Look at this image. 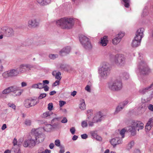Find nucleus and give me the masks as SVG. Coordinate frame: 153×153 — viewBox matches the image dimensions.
Returning a JSON list of instances; mask_svg holds the SVG:
<instances>
[{
  "mask_svg": "<svg viewBox=\"0 0 153 153\" xmlns=\"http://www.w3.org/2000/svg\"><path fill=\"white\" fill-rule=\"evenodd\" d=\"M139 56L137 60V69L139 71L140 74L141 75H147L150 72V70L143 57L140 55Z\"/></svg>",
  "mask_w": 153,
  "mask_h": 153,
  "instance_id": "obj_1",
  "label": "nucleus"
},
{
  "mask_svg": "<svg viewBox=\"0 0 153 153\" xmlns=\"http://www.w3.org/2000/svg\"><path fill=\"white\" fill-rule=\"evenodd\" d=\"M56 24L62 28L69 29L73 27L74 21L72 18H64L57 21Z\"/></svg>",
  "mask_w": 153,
  "mask_h": 153,
  "instance_id": "obj_2",
  "label": "nucleus"
},
{
  "mask_svg": "<svg viewBox=\"0 0 153 153\" xmlns=\"http://www.w3.org/2000/svg\"><path fill=\"white\" fill-rule=\"evenodd\" d=\"M108 87L112 91H118L122 89L123 85L121 80L117 79L109 82Z\"/></svg>",
  "mask_w": 153,
  "mask_h": 153,
  "instance_id": "obj_3",
  "label": "nucleus"
},
{
  "mask_svg": "<svg viewBox=\"0 0 153 153\" xmlns=\"http://www.w3.org/2000/svg\"><path fill=\"white\" fill-rule=\"evenodd\" d=\"M111 68L109 64L107 62L102 63L101 67L99 68L100 76L103 79H106L109 75Z\"/></svg>",
  "mask_w": 153,
  "mask_h": 153,
  "instance_id": "obj_4",
  "label": "nucleus"
},
{
  "mask_svg": "<svg viewBox=\"0 0 153 153\" xmlns=\"http://www.w3.org/2000/svg\"><path fill=\"white\" fill-rule=\"evenodd\" d=\"M144 124L141 121L133 120L131 123V126L127 127V130L130 132L132 135H134L136 134V128H138L137 129L139 131V130L142 129L143 128Z\"/></svg>",
  "mask_w": 153,
  "mask_h": 153,
  "instance_id": "obj_5",
  "label": "nucleus"
},
{
  "mask_svg": "<svg viewBox=\"0 0 153 153\" xmlns=\"http://www.w3.org/2000/svg\"><path fill=\"white\" fill-rule=\"evenodd\" d=\"M20 88L16 86H10L4 89L2 91V94H7L12 93L15 96H20L23 90H20Z\"/></svg>",
  "mask_w": 153,
  "mask_h": 153,
  "instance_id": "obj_6",
  "label": "nucleus"
},
{
  "mask_svg": "<svg viewBox=\"0 0 153 153\" xmlns=\"http://www.w3.org/2000/svg\"><path fill=\"white\" fill-rule=\"evenodd\" d=\"M79 41L83 47L86 49H90L92 48L90 40L86 36L81 35L79 36Z\"/></svg>",
  "mask_w": 153,
  "mask_h": 153,
  "instance_id": "obj_7",
  "label": "nucleus"
},
{
  "mask_svg": "<svg viewBox=\"0 0 153 153\" xmlns=\"http://www.w3.org/2000/svg\"><path fill=\"white\" fill-rule=\"evenodd\" d=\"M19 74L17 69H12L3 73L2 76L4 78L7 79L16 76Z\"/></svg>",
  "mask_w": 153,
  "mask_h": 153,
  "instance_id": "obj_8",
  "label": "nucleus"
},
{
  "mask_svg": "<svg viewBox=\"0 0 153 153\" xmlns=\"http://www.w3.org/2000/svg\"><path fill=\"white\" fill-rule=\"evenodd\" d=\"M126 60L124 56L122 54H117L114 57V62L117 65H124L125 63Z\"/></svg>",
  "mask_w": 153,
  "mask_h": 153,
  "instance_id": "obj_9",
  "label": "nucleus"
},
{
  "mask_svg": "<svg viewBox=\"0 0 153 153\" xmlns=\"http://www.w3.org/2000/svg\"><path fill=\"white\" fill-rule=\"evenodd\" d=\"M37 144L36 141L33 136L31 138L25 140L23 145L25 147H28L32 149Z\"/></svg>",
  "mask_w": 153,
  "mask_h": 153,
  "instance_id": "obj_10",
  "label": "nucleus"
},
{
  "mask_svg": "<svg viewBox=\"0 0 153 153\" xmlns=\"http://www.w3.org/2000/svg\"><path fill=\"white\" fill-rule=\"evenodd\" d=\"M33 136L36 141L37 144L42 142L45 138L44 135L42 133H39L37 129L35 130Z\"/></svg>",
  "mask_w": 153,
  "mask_h": 153,
  "instance_id": "obj_11",
  "label": "nucleus"
},
{
  "mask_svg": "<svg viewBox=\"0 0 153 153\" xmlns=\"http://www.w3.org/2000/svg\"><path fill=\"white\" fill-rule=\"evenodd\" d=\"M38 102L33 99H27L24 102V106L26 108H29L35 105Z\"/></svg>",
  "mask_w": 153,
  "mask_h": 153,
  "instance_id": "obj_12",
  "label": "nucleus"
},
{
  "mask_svg": "<svg viewBox=\"0 0 153 153\" xmlns=\"http://www.w3.org/2000/svg\"><path fill=\"white\" fill-rule=\"evenodd\" d=\"M2 30L6 36L7 37H12L14 36V32L13 28L11 27H3Z\"/></svg>",
  "mask_w": 153,
  "mask_h": 153,
  "instance_id": "obj_13",
  "label": "nucleus"
},
{
  "mask_svg": "<svg viewBox=\"0 0 153 153\" xmlns=\"http://www.w3.org/2000/svg\"><path fill=\"white\" fill-rule=\"evenodd\" d=\"M31 66L28 64H22L19 67L17 68L19 72L24 73L27 71H29L31 69Z\"/></svg>",
  "mask_w": 153,
  "mask_h": 153,
  "instance_id": "obj_14",
  "label": "nucleus"
},
{
  "mask_svg": "<svg viewBox=\"0 0 153 153\" xmlns=\"http://www.w3.org/2000/svg\"><path fill=\"white\" fill-rule=\"evenodd\" d=\"M59 118H54L51 121V123L53 124L52 125V129H58L61 127L60 123L59 122Z\"/></svg>",
  "mask_w": 153,
  "mask_h": 153,
  "instance_id": "obj_15",
  "label": "nucleus"
},
{
  "mask_svg": "<svg viewBox=\"0 0 153 153\" xmlns=\"http://www.w3.org/2000/svg\"><path fill=\"white\" fill-rule=\"evenodd\" d=\"M39 22L36 19L30 20L28 22V26L30 28H35L39 26Z\"/></svg>",
  "mask_w": 153,
  "mask_h": 153,
  "instance_id": "obj_16",
  "label": "nucleus"
},
{
  "mask_svg": "<svg viewBox=\"0 0 153 153\" xmlns=\"http://www.w3.org/2000/svg\"><path fill=\"white\" fill-rule=\"evenodd\" d=\"M122 139L118 137L113 138L110 141L111 143L114 147L117 145L122 143Z\"/></svg>",
  "mask_w": 153,
  "mask_h": 153,
  "instance_id": "obj_17",
  "label": "nucleus"
},
{
  "mask_svg": "<svg viewBox=\"0 0 153 153\" xmlns=\"http://www.w3.org/2000/svg\"><path fill=\"white\" fill-rule=\"evenodd\" d=\"M71 50L70 47L67 46L65 47L59 51V54L62 56H65L69 53L70 52Z\"/></svg>",
  "mask_w": 153,
  "mask_h": 153,
  "instance_id": "obj_18",
  "label": "nucleus"
},
{
  "mask_svg": "<svg viewBox=\"0 0 153 153\" xmlns=\"http://www.w3.org/2000/svg\"><path fill=\"white\" fill-rule=\"evenodd\" d=\"M144 31V28H139L137 30L136 33V36L135 37H137V38L142 39L143 36V32Z\"/></svg>",
  "mask_w": 153,
  "mask_h": 153,
  "instance_id": "obj_19",
  "label": "nucleus"
},
{
  "mask_svg": "<svg viewBox=\"0 0 153 153\" xmlns=\"http://www.w3.org/2000/svg\"><path fill=\"white\" fill-rule=\"evenodd\" d=\"M144 31V28H139L137 30L136 33V36L135 37H137V38L142 39L143 36V32Z\"/></svg>",
  "mask_w": 153,
  "mask_h": 153,
  "instance_id": "obj_20",
  "label": "nucleus"
},
{
  "mask_svg": "<svg viewBox=\"0 0 153 153\" xmlns=\"http://www.w3.org/2000/svg\"><path fill=\"white\" fill-rule=\"evenodd\" d=\"M141 39H140L137 37H134V39L132 41L131 46L133 47H136L140 45Z\"/></svg>",
  "mask_w": 153,
  "mask_h": 153,
  "instance_id": "obj_21",
  "label": "nucleus"
},
{
  "mask_svg": "<svg viewBox=\"0 0 153 153\" xmlns=\"http://www.w3.org/2000/svg\"><path fill=\"white\" fill-rule=\"evenodd\" d=\"M103 116L100 112L97 113L93 119V121L94 122L97 123L102 120Z\"/></svg>",
  "mask_w": 153,
  "mask_h": 153,
  "instance_id": "obj_22",
  "label": "nucleus"
},
{
  "mask_svg": "<svg viewBox=\"0 0 153 153\" xmlns=\"http://www.w3.org/2000/svg\"><path fill=\"white\" fill-rule=\"evenodd\" d=\"M153 123V118H150L148 121V123H147L146 126H145V129L146 130L149 131L151 129L152 127V124Z\"/></svg>",
  "mask_w": 153,
  "mask_h": 153,
  "instance_id": "obj_23",
  "label": "nucleus"
},
{
  "mask_svg": "<svg viewBox=\"0 0 153 153\" xmlns=\"http://www.w3.org/2000/svg\"><path fill=\"white\" fill-rule=\"evenodd\" d=\"M153 86V83L149 86L144 88H143L140 90V92L141 94H144L146 92H148L151 90V89Z\"/></svg>",
  "mask_w": 153,
  "mask_h": 153,
  "instance_id": "obj_24",
  "label": "nucleus"
},
{
  "mask_svg": "<svg viewBox=\"0 0 153 153\" xmlns=\"http://www.w3.org/2000/svg\"><path fill=\"white\" fill-rule=\"evenodd\" d=\"M107 37V36H104L103 37L101 38L100 43L102 46H105L107 45L108 42Z\"/></svg>",
  "mask_w": 153,
  "mask_h": 153,
  "instance_id": "obj_25",
  "label": "nucleus"
},
{
  "mask_svg": "<svg viewBox=\"0 0 153 153\" xmlns=\"http://www.w3.org/2000/svg\"><path fill=\"white\" fill-rule=\"evenodd\" d=\"M91 134L93 137L95 138L96 140L99 141L102 140L101 137L98 135L96 131H92Z\"/></svg>",
  "mask_w": 153,
  "mask_h": 153,
  "instance_id": "obj_26",
  "label": "nucleus"
},
{
  "mask_svg": "<svg viewBox=\"0 0 153 153\" xmlns=\"http://www.w3.org/2000/svg\"><path fill=\"white\" fill-rule=\"evenodd\" d=\"M80 102L79 105V108L81 110H84L86 108V105L85 103V101L84 99H81L80 100Z\"/></svg>",
  "mask_w": 153,
  "mask_h": 153,
  "instance_id": "obj_27",
  "label": "nucleus"
},
{
  "mask_svg": "<svg viewBox=\"0 0 153 153\" xmlns=\"http://www.w3.org/2000/svg\"><path fill=\"white\" fill-rule=\"evenodd\" d=\"M142 102H143L138 108L139 111L140 110L141 113H143L144 112L146 109V105L145 103L143 102H144L143 101Z\"/></svg>",
  "mask_w": 153,
  "mask_h": 153,
  "instance_id": "obj_28",
  "label": "nucleus"
},
{
  "mask_svg": "<svg viewBox=\"0 0 153 153\" xmlns=\"http://www.w3.org/2000/svg\"><path fill=\"white\" fill-rule=\"evenodd\" d=\"M52 129V125L47 124L45 125L44 127V130L47 132H49L51 131Z\"/></svg>",
  "mask_w": 153,
  "mask_h": 153,
  "instance_id": "obj_29",
  "label": "nucleus"
},
{
  "mask_svg": "<svg viewBox=\"0 0 153 153\" xmlns=\"http://www.w3.org/2000/svg\"><path fill=\"white\" fill-rule=\"evenodd\" d=\"M120 76L124 80L128 79L129 78V74L126 72H124L121 74Z\"/></svg>",
  "mask_w": 153,
  "mask_h": 153,
  "instance_id": "obj_30",
  "label": "nucleus"
},
{
  "mask_svg": "<svg viewBox=\"0 0 153 153\" xmlns=\"http://www.w3.org/2000/svg\"><path fill=\"white\" fill-rule=\"evenodd\" d=\"M123 108V107L122 106L121 104L118 105L116 108V110L114 112V114H116L121 111Z\"/></svg>",
  "mask_w": 153,
  "mask_h": 153,
  "instance_id": "obj_31",
  "label": "nucleus"
},
{
  "mask_svg": "<svg viewBox=\"0 0 153 153\" xmlns=\"http://www.w3.org/2000/svg\"><path fill=\"white\" fill-rule=\"evenodd\" d=\"M120 39H119L117 36L116 37L113 39L112 43L114 45H116L118 44L120 41Z\"/></svg>",
  "mask_w": 153,
  "mask_h": 153,
  "instance_id": "obj_32",
  "label": "nucleus"
},
{
  "mask_svg": "<svg viewBox=\"0 0 153 153\" xmlns=\"http://www.w3.org/2000/svg\"><path fill=\"white\" fill-rule=\"evenodd\" d=\"M52 113L50 111H47L44 113L42 115V117L43 118H46L50 116L51 114Z\"/></svg>",
  "mask_w": 153,
  "mask_h": 153,
  "instance_id": "obj_33",
  "label": "nucleus"
},
{
  "mask_svg": "<svg viewBox=\"0 0 153 153\" xmlns=\"http://www.w3.org/2000/svg\"><path fill=\"white\" fill-rule=\"evenodd\" d=\"M92 111L93 110H89L87 111V116L88 117L86 119L87 121H88V119H89L90 116L92 115Z\"/></svg>",
  "mask_w": 153,
  "mask_h": 153,
  "instance_id": "obj_34",
  "label": "nucleus"
},
{
  "mask_svg": "<svg viewBox=\"0 0 153 153\" xmlns=\"http://www.w3.org/2000/svg\"><path fill=\"white\" fill-rule=\"evenodd\" d=\"M134 142L133 141H131L128 143L127 146V149L128 150H129L131 149L133 146L134 145Z\"/></svg>",
  "mask_w": 153,
  "mask_h": 153,
  "instance_id": "obj_35",
  "label": "nucleus"
},
{
  "mask_svg": "<svg viewBox=\"0 0 153 153\" xmlns=\"http://www.w3.org/2000/svg\"><path fill=\"white\" fill-rule=\"evenodd\" d=\"M123 1L125 3L124 6L125 7L127 8L129 7L130 6V0H123Z\"/></svg>",
  "mask_w": 153,
  "mask_h": 153,
  "instance_id": "obj_36",
  "label": "nucleus"
},
{
  "mask_svg": "<svg viewBox=\"0 0 153 153\" xmlns=\"http://www.w3.org/2000/svg\"><path fill=\"white\" fill-rule=\"evenodd\" d=\"M7 105L9 107L13 109L14 110H16V106L13 103L9 102L7 104Z\"/></svg>",
  "mask_w": 153,
  "mask_h": 153,
  "instance_id": "obj_37",
  "label": "nucleus"
},
{
  "mask_svg": "<svg viewBox=\"0 0 153 153\" xmlns=\"http://www.w3.org/2000/svg\"><path fill=\"white\" fill-rule=\"evenodd\" d=\"M31 123V120L29 119H26L24 122V124L27 126H30Z\"/></svg>",
  "mask_w": 153,
  "mask_h": 153,
  "instance_id": "obj_38",
  "label": "nucleus"
},
{
  "mask_svg": "<svg viewBox=\"0 0 153 153\" xmlns=\"http://www.w3.org/2000/svg\"><path fill=\"white\" fill-rule=\"evenodd\" d=\"M49 57L50 59H54L58 57V55L57 54H51L49 55Z\"/></svg>",
  "mask_w": 153,
  "mask_h": 153,
  "instance_id": "obj_39",
  "label": "nucleus"
},
{
  "mask_svg": "<svg viewBox=\"0 0 153 153\" xmlns=\"http://www.w3.org/2000/svg\"><path fill=\"white\" fill-rule=\"evenodd\" d=\"M61 73L60 72H58L56 74L55 76V78L57 79H59L60 80L61 77Z\"/></svg>",
  "mask_w": 153,
  "mask_h": 153,
  "instance_id": "obj_40",
  "label": "nucleus"
},
{
  "mask_svg": "<svg viewBox=\"0 0 153 153\" xmlns=\"http://www.w3.org/2000/svg\"><path fill=\"white\" fill-rule=\"evenodd\" d=\"M126 130L125 128H123L120 132V134L122 136V138L124 137V134Z\"/></svg>",
  "mask_w": 153,
  "mask_h": 153,
  "instance_id": "obj_41",
  "label": "nucleus"
},
{
  "mask_svg": "<svg viewBox=\"0 0 153 153\" xmlns=\"http://www.w3.org/2000/svg\"><path fill=\"white\" fill-rule=\"evenodd\" d=\"M47 95V94L45 93H42L40 94L39 96L38 97L39 99H42L43 98L45 97Z\"/></svg>",
  "mask_w": 153,
  "mask_h": 153,
  "instance_id": "obj_42",
  "label": "nucleus"
},
{
  "mask_svg": "<svg viewBox=\"0 0 153 153\" xmlns=\"http://www.w3.org/2000/svg\"><path fill=\"white\" fill-rule=\"evenodd\" d=\"M53 107V104L52 103H50L48 105V109L50 111L52 110Z\"/></svg>",
  "mask_w": 153,
  "mask_h": 153,
  "instance_id": "obj_43",
  "label": "nucleus"
},
{
  "mask_svg": "<svg viewBox=\"0 0 153 153\" xmlns=\"http://www.w3.org/2000/svg\"><path fill=\"white\" fill-rule=\"evenodd\" d=\"M88 120L87 121H88ZM87 121H83L81 123L82 126L83 128L86 127L88 126V124L87 122Z\"/></svg>",
  "mask_w": 153,
  "mask_h": 153,
  "instance_id": "obj_44",
  "label": "nucleus"
},
{
  "mask_svg": "<svg viewBox=\"0 0 153 153\" xmlns=\"http://www.w3.org/2000/svg\"><path fill=\"white\" fill-rule=\"evenodd\" d=\"M124 36V34L123 33L120 32L119 33L117 36H116L118 37L119 39H120L121 40L122 38Z\"/></svg>",
  "mask_w": 153,
  "mask_h": 153,
  "instance_id": "obj_45",
  "label": "nucleus"
},
{
  "mask_svg": "<svg viewBox=\"0 0 153 153\" xmlns=\"http://www.w3.org/2000/svg\"><path fill=\"white\" fill-rule=\"evenodd\" d=\"M55 144L56 146L60 147L61 146L60 140L58 139L56 140L55 141Z\"/></svg>",
  "mask_w": 153,
  "mask_h": 153,
  "instance_id": "obj_46",
  "label": "nucleus"
},
{
  "mask_svg": "<svg viewBox=\"0 0 153 153\" xmlns=\"http://www.w3.org/2000/svg\"><path fill=\"white\" fill-rule=\"evenodd\" d=\"M44 149L43 147L39 148L38 150V153H44Z\"/></svg>",
  "mask_w": 153,
  "mask_h": 153,
  "instance_id": "obj_47",
  "label": "nucleus"
},
{
  "mask_svg": "<svg viewBox=\"0 0 153 153\" xmlns=\"http://www.w3.org/2000/svg\"><path fill=\"white\" fill-rule=\"evenodd\" d=\"M51 2V0H44L43 5H45L50 3Z\"/></svg>",
  "mask_w": 153,
  "mask_h": 153,
  "instance_id": "obj_48",
  "label": "nucleus"
},
{
  "mask_svg": "<svg viewBox=\"0 0 153 153\" xmlns=\"http://www.w3.org/2000/svg\"><path fill=\"white\" fill-rule=\"evenodd\" d=\"M67 66L66 64H61L60 65V68L64 70L67 67Z\"/></svg>",
  "mask_w": 153,
  "mask_h": 153,
  "instance_id": "obj_49",
  "label": "nucleus"
},
{
  "mask_svg": "<svg viewBox=\"0 0 153 153\" xmlns=\"http://www.w3.org/2000/svg\"><path fill=\"white\" fill-rule=\"evenodd\" d=\"M66 102L65 101H64L61 100L59 101V105L60 107H62L64 105L66 104Z\"/></svg>",
  "mask_w": 153,
  "mask_h": 153,
  "instance_id": "obj_50",
  "label": "nucleus"
},
{
  "mask_svg": "<svg viewBox=\"0 0 153 153\" xmlns=\"http://www.w3.org/2000/svg\"><path fill=\"white\" fill-rule=\"evenodd\" d=\"M148 13V11L147 9H145L143 10L142 14V16H143V17L146 16L147 15Z\"/></svg>",
  "mask_w": 153,
  "mask_h": 153,
  "instance_id": "obj_51",
  "label": "nucleus"
},
{
  "mask_svg": "<svg viewBox=\"0 0 153 153\" xmlns=\"http://www.w3.org/2000/svg\"><path fill=\"white\" fill-rule=\"evenodd\" d=\"M70 131L72 134H74L75 133V129L74 127H72L70 129Z\"/></svg>",
  "mask_w": 153,
  "mask_h": 153,
  "instance_id": "obj_52",
  "label": "nucleus"
},
{
  "mask_svg": "<svg viewBox=\"0 0 153 153\" xmlns=\"http://www.w3.org/2000/svg\"><path fill=\"white\" fill-rule=\"evenodd\" d=\"M60 149L59 151V153H64L65 152L64 148L63 146H60L59 147Z\"/></svg>",
  "mask_w": 153,
  "mask_h": 153,
  "instance_id": "obj_53",
  "label": "nucleus"
},
{
  "mask_svg": "<svg viewBox=\"0 0 153 153\" xmlns=\"http://www.w3.org/2000/svg\"><path fill=\"white\" fill-rule=\"evenodd\" d=\"M150 95L149 98H148L147 101H149L153 97V90L150 92Z\"/></svg>",
  "mask_w": 153,
  "mask_h": 153,
  "instance_id": "obj_54",
  "label": "nucleus"
},
{
  "mask_svg": "<svg viewBox=\"0 0 153 153\" xmlns=\"http://www.w3.org/2000/svg\"><path fill=\"white\" fill-rule=\"evenodd\" d=\"M38 88L39 89H42L43 88L44 85L41 83H38Z\"/></svg>",
  "mask_w": 153,
  "mask_h": 153,
  "instance_id": "obj_55",
  "label": "nucleus"
},
{
  "mask_svg": "<svg viewBox=\"0 0 153 153\" xmlns=\"http://www.w3.org/2000/svg\"><path fill=\"white\" fill-rule=\"evenodd\" d=\"M88 122L89 126L91 127L93 126H94V123H96L95 122H94L93 121V120H92V121H88Z\"/></svg>",
  "mask_w": 153,
  "mask_h": 153,
  "instance_id": "obj_56",
  "label": "nucleus"
},
{
  "mask_svg": "<svg viewBox=\"0 0 153 153\" xmlns=\"http://www.w3.org/2000/svg\"><path fill=\"white\" fill-rule=\"evenodd\" d=\"M85 89L88 92H90L91 90L90 86L88 85H87L85 87Z\"/></svg>",
  "mask_w": 153,
  "mask_h": 153,
  "instance_id": "obj_57",
  "label": "nucleus"
},
{
  "mask_svg": "<svg viewBox=\"0 0 153 153\" xmlns=\"http://www.w3.org/2000/svg\"><path fill=\"white\" fill-rule=\"evenodd\" d=\"M81 138L83 139H86L88 138V135L86 134H83L81 135Z\"/></svg>",
  "mask_w": 153,
  "mask_h": 153,
  "instance_id": "obj_58",
  "label": "nucleus"
},
{
  "mask_svg": "<svg viewBox=\"0 0 153 153\" xmlns=\"http://www.w3.org/2000/svg\"><path fill=\"white\" fill-rule=\"evenodd\" d=\"M67 122L68 120L65 117H64L61 121V122L62 123H67Z\"/></svg>",
  "mask_w": 153,
  "mask_h": 153,
  "instance_id": "obj_59",
  "label": "nucleus"
},
{
  "mask_svg": "<svg viewBox=\"0 0 153 153\" xmlns=\"http://www.w3.org/2000/svg\"><path fill=\"white\" fill-rule=\"evenodd\" d=\"M59 80H56L53 84L52 85L53 86H56L59 84Z\"/></svg>",
  "mask_w": 153,
  "mask_h": 153,
  "instance_id": "obj_60",
  "label": "nucleus"
},
{
  "mask_svg": "<svg viewBox=\"0 0 153 153\" xmlns=\"http://www.w3.org/2000/svg\"><path fill=\"white\" fill-rule=\"evenodd\" d=\"M31 88H38V83L34 84L33 85L31 86Z\"/></svg>",
  "mask_w": 153,
  "mask_h": 153,
  "instance_id": "obj_61",
  "label": "nucleus"
},
{
  "mask_svg": "<svg viewBox=\"0 0 153 153\" xmlns=\"http://www.w3.org/2000/svg\"><path fill=\"white\" fill-rule=\"evenodd\" d=\"M149 109L151 111H153V105L150 104L148 106Z\"/></svg>",
  "mask_w": 153,
  "mask_h": 153,
  "instance_id": "obj_62",
  "label": "nucleus"
},
{
  "mask_svg": "<svg viewBox=\"0 0 153 153\" xmlns=\"http://www.w3.org/2000/svg\"><path fill=\"white\" fill-rule=\"evenodd\" d=\"M43 88H44V90L45 91H47L49 90V87L47 85L44 86Z\"/></svg>",
  "mask_w": 153,
  "mask_h": 153,
  "instance_id": "obj_63",
  "label": "nucleus"
},
{
  "mask_svg": "<svg viewBox=\"0 0 153 153\" xmlns=\"http://www.w3.org/2000/svg\"><path fill=\"white\" fill-rule=\"evenodd\" d=\"M37 1L40 5H43L44 0H37Z\"/></svg>",
  "mask_w": 153,
  "mask_h": 153,
  "instance_id": "obj_64",
  "label": "nucleus"
}]
</instances>
